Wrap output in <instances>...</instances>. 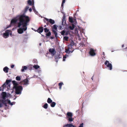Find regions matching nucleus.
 I'll use <instances>...</instances> for the list:
<instances>
[{
	"label": "nucleus",
	"mask_w": 127,
	"mask_h": 127,
	"mask_svg": "<svg viewBox=\"0 0 127 127\" xmlns=\"http://www.w3.org/2000/svg\"><path fill=\"white\" fill-rule=\"evenodd\" d=\"M46 26V25H44V27H45Z\"/></svg>",
	"instance_id": "obj_54"
},
{
	"label": "nucleus",
	"mask_w": 127,
	"mask_h": 127,
	"mask_svg": "<svg viewBox=\"0 0 127 127\" xmlns=\"http://www.w3.org/2000/svg\"><path fill=\"white\" fill-rule=\"evenodd\" d=\"M52 31L53 33L55 35V36L56 38L58 37L57 32L54 29L52 30Z\"/></svg>",
	"instance_id": "obj_20"
},
{
	"label": "nucleus",
	"mask_w": 127,
	"mask_h": 127,
	"mask_svg": "<svg viewBox=\"0 0 127 127\" xmlns=\"http://www.w3.org/2000/svg\"><path fill=\"white\" fill-rule=\"evenodd\" d=\"M124 44H123L122 45V48H123L124 47Z\"/></svg>",
	"instance_id": "obj_52"
},
{
	"label": "nucleus",
	"mask_w": 127,
	"mask_h": 127,
	"mask_svg": "<svg viewBox=\"0 0 127 127\" xmlns=\"http://www.w3.org/2000/svg\"><path fill=\"white\" fill-rule=\"evenodd\" d=\"M9 100H8L7 99L5 100H2V104L4 105L5 106H7V103H8V101Z\"/></svg>",
	"instance_id": "obj_15"
},
{
	"label": "nucleus",
	"mask_w": 127,
	"mask_h": 127,
	"mask_svg": "<svg viewBox=\"0 0 127 127\" xmlns=\"http://www.w3.org/2000/svg\"><path fill=\"white\" fill-rule=\"evenodd\" d=\"M2 100L0 99V108L1 107L3 106V104Z\"/></svg>",
	"instance_id": "obj_37"
},
{
	"label": "nucleus",
	"mask_w": 127,
	"mask_h": 127,
	"mask_svg": "<svg viewBox=\"0 0 127 127\" xmlns=\"http://www.w3.org/2000/svg\"><path fill=\"white\" fill-rule=\"evenodd\" d=\"M9 68L7 66H5L3 69V70L5 73H7L8 72Z\"/></svg>",
	"instance_id": "obj_18"
},
{
	"label": "nucleus",
	"mask_w": 127,
	"mask_h": 127,
	"mask_svg": "<svg viewBox=\"0 0 127 127\" xmlns=\"http://www.w3.org/2000/svg\"><path fill=\"white\" fill-rule=\"evenodd\" d=\"M93 76L92 78V80H93Z\"/></svg>",
	"instance_id": "obj_55"
},
{
	"label": "nucleus",
	"mask_w": 127,
	"mask_h": 127,
	"mask_svg": "<svg viewBox=\"0 0 127 127\" xmlns=\"http://www.w3.org/2000/svg\"><path fill=\"white\" fill-rule=\"evenodd\" d=\"M63 127H76L74 126L72 124H67L64 125Z\"/></svg>",
	"instance_id": "obj_16"
},
{
	"label": "nucleus",
	"mask_w": 127,
	"mask_h": 127,
	"mask_svg": "<svg viewBox=\"0 0 127 127\" xmlns=\"http://www.w3.org/2000/svg\"><path fill=\"white\" fill-rule=\"evenodd\" d=\"M105 65H106L107 67L109 69L111 70L112 69V64L109 63V62L106 60L104 63Z\"/></svg>",
	"instance_id": "obj_5"
},
{
	"label": "nucleus",
	"mask_w": 127,
	"mask_h": 127,
	"mask_svg": "<svg viewBox=\"0 0 127 127\" xmlns=\"http://www.w3.org/2000/svg\"><path fill=\"white\" fill-rule=\"evenodd\" d=\"M53 102L52 100L50 98H48L47 100V102L49 104Z\"/></svg>",
	"instance_id": "obj_22"
},
{
	"label": "nucleus",
	"mask_w": 127,
	"mask_h": 127,
	"mask_svg": "<svg viewBox=\"0 0 127 127\" xmlns=\"http://www.w3.org/2000/svg\"><path fill=\"white\" fill-rule=\"evenodd\" d=\"M61 34L62 35H64V34L65 33V32L64 30H63L61 32Z\"/></svg>",
	"instance_id": "obj_38"
},
{
	"label": "nucleus",
	"mask_w": 127,
	"mask_h": 127,
	"mask_svg": "<svg viewBox=\"0 0 127 127\" xmlns=\"http://www.w3.org/2000/svg\"><path fill=\"white\" fill-rule=\"evenodd\" d=\"M48 107V105L47 103H45L43 106V107L45 109H47Z\"/></svg>",
	"instance_id": "obj_24"
},
{
	"label": "nucleus",
	"mask_w": 127,
	"mask_h": 127,
	"mask_svg": "<svg viewBox=\"0 0 127 127\" xmlns=\"http://www.w3.org/2000/svg\"><path fill=\"white\" fill-rule=\"evenodd\" d=\"M75 43H74L73 41L72 40L70 42V45L71 46H71L74 45Z\"/></svg>",
	"instance_id": "obj_31"
},
{
	"label": "nucleus",
	"mask_w": 127,
	"mask_h": 127,
	"mask_svg": "<svg viewBox=\"0 0 127 127\" xmlns=\"http://www.w3.org/2000/svg\"><path fill=\"white\" fill-rule=\"evenodd\" d=\"M59 28H60V29H61L62 28V27L61 26H59Z\"/></svg>",
	"instance_id": "obj_50"
},
{
	"label": "nucleus",
	"mask_w": 127,
	"mask_h": 127,
	"mask_svg": "<svg viewBox=\"0 0 127 127\" xmlns=\"http://www.w3.org/2000/svg\"><path fill=\"white\" fill-rule=\"evenodd\" d=\"M83 123H81L79 126V127H83Z\"/></svg>",
	"instance_id": "obj_43"
},
{
	"label": "nucleus",
	"mask_w": 127,
	"mask_h": 127,
	"mask_svg": "<svg viewBox=\"0 0 127 127\" xmlns=\"http://www.w3.org/2000/svg\"><path fill=\"white\" fill-rule=\"evenodd\" d=\"M89 53L90 55L92 56H94L95 55V53L94 50L92 48L90 49Z\"/></svg>",
	"instance_id": "obj_8"
},
{
	"label": "nucleus",
	"mask_w": 127,
	"mask_h": 127,
	"mask_svg": "<svg viewBox=\"0 0 127 127\" xmlns=\"http://www.w3.org/2000/svg\"><path fill=\"white\" fill-rule=\"evenodd\" d=\"M63 84V82H60L59 83V88L60 89H61L62 87V85Z\"/></svg>",
	"instance_id": "obj_32"
},
{
	"label": "nucleus",
	"mask_w": 127,
	"mask_h": 127,
	"mask_svg": "<svg viewBox=\"0 0 127 127\" xmlns=\"http://www.w3.org/2000/svg\"><path fill=\"white\" fill-rule=\"evenodd\" d=\"M69 21L71 23H72L73 22L72 18H71L70 17L69 18Z\"/></svg>",
	"instance_id": "obj_26"
},
{
	"label": "nucleus",
	"mask_w": 127,
	"mask_h": 127,
	"mask_svg": "<svg viewBox=\"0 0 127 127\" xmlns=\"http://www.w3.org/2000/svg\"><path fill=\"white\" fill-rule=\"evenodd\" d=\"M65 14H64L63 15V19L62 20V25L63 26L65 25L66 24V21L65 20Z\"/></svg>",
	"instance_id": "obj_9"
},
{
	"label": "nucleus",
	"mask_w": 127,
	"mask_h": 127,
	"mask_svg": "<svg viewBox=\"0 0 127 127\" xmlns=\"http://www.w3.org/2000/svg\"><path fill=\"white\" fill-rule=\"evenodd\" d=\"M54 29L55 30H57V26L56 25H53V27L52 28V29Z\"/></svg>",
	"instance_id": "obj_35"
},
{
	"label": "nucleus",
	"mask_w": 127,
	"mask_h": 127,
	"mask_svg": "<svg viewBox=\"0 0 127 127\" xmlns=\"http://www.w3.org/2000/svg\"><path fill=\"white\" fill-rule=\"evenodd\" d=\"M51 33L50 31L48 32V33L46 34V35L47 36H49L51 35Z\"/></svg>",
	"instance_id": "obj_33"
},
{
	"label": "nucleus",
	"mask_w": 127,
	"mask_h": 127,
	"mask_svg": "<svg viewBox=\"0 0 127 127\" xmlns=\"http://www.w3.org/2000/svg\"><path fill=\"white\" fill-rule=\"evenodd\" d=\"M41 43H40V44H39L40 45H41Z\"/></svg>",
	"instance_id": "obj_57"
},
{
	"label": "nucleus",
	"mask_w": 127,
	"mask_h": 127,
	"mask_svg": "<svg viewBox=\"0 0 127 127\" xmlns=\"http://www.w3.org/2000/svg\"><path fill=\"white\" fill-rule=\"evenodd\" d=\"M49 51L53 55H54L56 53V51L54 49V48L50 49L49 50Z\"/></svg>",
	"instance_id": "obj_14"
},
{
	"label": "nucleus",
	"mask_w": 127,
	"mask_h": 127,
	"mask_svg": "<svg viewBox=\"0 0 127 127\" xmlns=\"http://www.w3.org/2000/svg\"><path fill=\"white\" fill-rule=\"evenodd\" d=\"M66 58V57L65 56L63 57V61H65V59Z\"/></svg>",
	"instance_id": "obj_42"
},
{
	"label": "nucleus",
	"mask_w": 127,
	"mask_h": 127,
	"mask_svg": "<svg viewBox=\"0 0 127 127\" xmlns=\"http://www.w3.org/2000/svg\"><path fill=\"white\" fill-rule=\"evenodd\" d=\"M62 56L60 54L58 55L55 56V61L56 62H58V59L62 58Z\"/></svg>",
	"instance_id": "obj_12"
},
{
	"label": "nucleus",
	"mask_w": 127,
	"mask_h": 127,
	"mask_svg": "<svg viewBox=\"0 0 127 127\" xmlns=\"http://www.w3.org/2000/svg\"><path fill=\"white\" fill-rule=\"evenodd\" d=\"M12 82L13 85V88L15 89L16 94H21L23 90L22 87L21 86H18V84L15 81H12Z\"/></svg>",
	"instance_id": "obj_3"
},
{
	"label": "nucleus",
	"mask_w": 127,
	"mask_h": 127,
	"mask_svg": "<svg viewBox=\"0 0 127 127\" xmlns=\"http://www.w3.org/2000/svg\"><path fill=\"white\" fill-rule=\"evenodd\" d=\"M50 38L51 39H53L54 38V37H53L51 36Z\"/></svg>",
	"instance_id": "obj_51"
},
{
	"label": "nucleus",
	"mask_w": 127,
	"mask_h": 127,
	"mask_svg": "<svg viewBox=\"0 0 127 127\" xmlns=\"http://www.w3.org/2000/svg\"><path fill=\"white\" fill-rule=\"evenodd\" d=\"M68 34V32H65V35H67Z\"/></svg>",
	"instance_id": "obj_46"
},
{
	"label": "nucleus",
	"mask_w": 127,
	"mask_h": 127,
	"mask_svg": "<svg viewBox=\"0 0 127 127\" xmlns=\"http://www.w3.org/2000/svg\"><path fill=\"white\" fill-rule=\"evenodd\" d=\"M44 32H49V29H47V28H45L44 29Z\"/></svg>",
	"instance_id": "obj_36"
},
{
	"label": "nucleus",
	"mask_w": 127,
	"mask_h": 127,
	"mask_svg": "<svg viewBox=\"0 0 127 127\" xmlns=\"http://www.w3.org/2000/svg\"><path fill=\"white\" fill-rule=\"evenodd\" d=\"M33 67L35 69H37L38 68H39V66L38 65H35L33 66Z\"/></svg>",
	"instance_id": "obj_34"
},
{
	"label": "nucleus",
	"mask_w": 127,
	"mask_h": 127,
	"mask_svg": "<svg viewBox=\"0 0 127 127\" xmlns=\"http://www.w3.org/2000/svg\"><path fill=\"white\" fill-rule=\"evenodd\" d=\"M10 31L9 30H6L5 33H3V36L5 38H6L9 36V33L10 32Z\"/></svg>",
	"instance_id": "obj_6"
},
{
	"label": "nucleus",
	"mask_w": 127,
	"mask_h": 127,
	"mask_svg": "<svg viewBox=\"0 0 127 127\" xmlns=\"http://www.w3.org/2000/svg\"><path fill=\"white\" fill-rule=\"evenodd\" d=\"M70 45H68V48L65 49L66 52L67 53H72L73 52L74 50H73L72 51L70 50Z\"/></svg>",
	"instance_id": "obj_13"
},
{
	"label": "nucleus",
	"mask_w": 127,
	"mask_h": 127,
	"mask_svg": "<svg viewBox=\"0 0 127 127\" xmlns=\"http://www.w3.org/2000/svg\"><path fill=\"white\" fill-rule=\"evenodd\" d=\"M75 25L74 24H72L71 26H69L68 27V28L71 30H73L74 28Z\"/></svg>",
	"instance_id": "obj_19"
},
{
	"label": "nucleus",
	"mask_w": 127,
	"mask_h": 127,
	"mask_svg": "<svg viewBox=\"0 0 127 127\" xmlns=\"http://www.w3.org/2000/svg\"><path fill=\"white\" fill-rule=\"evenodd\" d=\"M30 21V20L29 17H27L26 18V20L24 21L23 23L22 24V28L20 27L18 29L17 31L18 32L19 34H22L23 32L24 31H26L27 29V23Z\"/></svg>",
	"instance_id": "obj_2"
},
{
	"label": "nucleus",
	"mask_w": 127,
	"mask_h": 127,
	"mask_svg": "<svg viewBox=\"0 0 127 127\" xmlns=\"http://www.w3.org/2000/svg\"><path fill=\"white\" fill-rule=\"evenodd\" d=\"M14 66V65H12L11 66V67L12 68H13Z\"/></svg>",
	"instance_id": "obj_44"
},
{
	"label": "nucleus",
	"mask_w": 127,
	"mask_h": 127,
	"mask_svg": "<svg viewBox=\"0 0 127 127\" xmlns=\"http://www.w3.org/2000/svg\"><path fill=\"white\" fill-rule=\"evenodd\" d=\"M63 4H64L63 3H62V4H61V6H63Z\"/></svg>",
	"instance_id": "obj_53"
},
{
	"label": "nucleus",
	"mask_w": 127,
	"mask_h": 127,
	"mask_svg": "<svg viewBox=\"0 0 127 127\" xmlns=\"http://www.w3.org/2000/svg\"><path fill=\"white\" fill-rule=\"evenodd\" d=\"M1 96L2 99L4 100H5L7 94L5 92H3L1 94Z\"/></svg>",
	"instance_id": "obj_11"
},
{
	"label": "nucleus",
	"mask_w": 127,
	"mask_h": 127,
	"mask_svg": "<svg viewBox=\"0 0 127 127\" xmlns=\"http://www.w3.org/2000/svg\"><path fill=\"white\" fill-rule=\"evenodd\" d=\"M126 49L127 50V47H126V48H124L123 49V50H126Z\"/></svg>",
	"instance_id": "obj_48"
},
{
	"label": "nucleus",
	"mask_w": 127,
	"mask_h": 127,
	"mask_svg": "<svg viewBox=\"0 0 127 127\" xmlns=\"http://www.w3.org/2000/svg\"><path fill=\"white\" fill-rule=\"evenodd\" d=\"M28 3L30 5H32V2L31 0H28Z\"/></svg>",
	"instance_id": "obj_39"
},
{
	"label": "nucleus",
	"mask_w": 127,
	"mask_h": 127,
	"mask_svg": "<svg viewBox=\"0 0 127 127\" xmlns=\"http://www.w3.org/2000/svg\"><path fill=\"white\" fill-rule=\"evenodd\" d=\"M11 81V79H9L8 80L7 79L6 80V81L5 82V83H6V85H8L9 83Z\"/></svg>",
	"instance_id": "obj_25"
},
{
	"label": "nucleus",
	"mask_w": 127,
	"mask_h": 127,
	"mask_svg": "<svg viewBox=\"0 0 127 127\" xmlns=\"http://www.w3.org/2000/svg\"><path fill=\"white\" fill-rule=\"evenodd\" d=\"M45 19L48 22H49L51 25H53L55 24V22L54 20L52 19H48L46 18H45Z\"/></svg>",
	"instance_id": "obj_7"
},
{
	"label": "nucleus",
	"mask_w": 127,
	"mask_h": 127,
	"mask_svg": "<svg viewBox=\"0 0 127 127\" xmlns=\"http://www.w3.org/2000/svg\"><path fill=\"white\" fill-rule=\"evenodd\" d=\"M29 10L31 12L32 11V9L31 8H30L29 9Z\"/></svg>",
	"instance_id": "obj_47"
},
{
	"label": "nucleus",
	"mask_w": 127,
	"mask_h": 127,
	"mask_svg": "<svg viewBox=\"0 0 127 127\" xmlns=\"http://www.w3.org/2000/svg\"><path fill=\"white\" fill-rule=\"evenodd\" d=\"M27 68V67L26 66H24L22 67V69H21V71L23 72L24 70H26Z\"/></svg>",
	"instance_id": "obj_23"
},
{
	"label": "nucleus",
	"mask_w": 127,
	"mask_h": 127,
	"mask_svg": "<svg viewBox=\"0 0 127 127\" xmlns=\"http://www.w3.org/2000/svg\"><path fill=\"white\" fill-rule=\"evenodd\" d=\"M65 0H63L62 3L64 4V3H65Z\"/></svg>",
	"instance_id": "obj_45"
},
{
	"label": "nucleus",
	"mask_w": 127,
	"mask_h": 127,
	"mask_svg": "<svg viewBox=\"0 0 127 127\" xmlns=\"http://www.w3.org/2000/svg\"><path fill=\"white\" fill-rule=\"evenodd\" d=\"M23 81L24 83V85H26L29 84V80L27 79H24L23 80Z\"/></svg>",
	"instance_id": "obj_17"
},
{
	"label": "nucleus",
	"mask_w": 127,
	"mask_h": 127,
	"mask_svg": "<svg viewBox=\"0 0 127 127\" xmlns=\"http://www.w3.org/2000/svg\"><path fill=\"white\" fill-rule=\"evenodd\" d=\"M43 31V28L42 27H39L38 29L36 31H37V32L39 33H41Z\"/></svg>",
	"instance_id": "obj_10"
},
{
	"label": "nucleus",
	"mask_w": 127,
	"mask_h": 127,
	"mask_svg": "<svg viewBox=\"0 0 127 127\" xmlns=\"http://www.w3.org/2000/svg\"><path fill=\"white\" fill-rule=\"evenodd\" d=\"M1 90V88L0 87V91Z\"/></svg>",
	"instance_id": "obj_56"
},
{
	"label": "nucleus",
	"mask_w": 127,
	"mask_h": 127,
	"mask_svg": "<svg viewBox=\"0 0 127 127\" xmlns=\"http://www.w3.org/2000/svg\"><path fill=\"white\" fill-rule=\"evenodd\" d=\"M56 104V103L54 102H53L50 104V106L51 107H54Z\"/></svg>",
	"instance_id": "obj_21"
},
{
	"label": "nucleus",
	"mask_w": 127,
	"mask_h": 127,
	"mask_svg": "<svg viewBox=\"0 0 127 127\" xmlns=\"http://www.w3.org/2000/svg\"><path fill=\"white\" fill-rule=\"evenodd\" d=\"M32 8L34 12H35L36 14H37L38 13V12H37L35 9V7L34 6H32Z\"/></svg>",
	"instance_id": "obj_27"
},
{
	"label": "nucleus",
	"mask_w": 127,
	"mask_h": 127,
	"mask_svg": "<svg viewBox=\"0 0 127 127\" xmlns=\"http://www.w3.org/2000/svg\"><path fill=\"white\" fill-rule=\"evenodd\" d=\"M16 79L17 80L20 81L21 80V78L19 76H17L16 78Z\"/></svg>",
	"instance_id": "obj_28"
},
{
	"label": "nucleus",
	"mask_w": 127,
	"mask_h": 127,
	"mask_svg": "<svg viewBox=\"0 0 127 127\" xmlns=\"http://www.w3.org/2000/svg\"><path fill=\"white\" fill-rule=\"evenodd\" d=\"M6 85V83H4L2 85V87L3 88H4L5 87H6V85Z\"/></svg>",
	"instance_id": "obj_41"
},
{
	"label": "nucleus",
	"mask_w": 127,
	"mask_h": 127,
	"mask_svg": "<svg viewBox=\"0 0 127 127\" xmlns=\"http://www.w3.org/2000/svg\"><path fill=\"white\" fill-rule=\"evenodd\" d=\"M73 116L72 113L70 112H68L66 115V117L67 120L70 122L72 121L74 119L72 118Z\"/></svg>",
	"instance_id": "obj_4"
},
{
	"label": "nucleus",
	"mask_w": 127,
	"mask_h": 127,
	"mask_svg": "<svg viewBox=\"0 0 127 127\" xmlns=\"http://www.w3.org/2000/svg\"><path fill=\"white\" fill-rule=\"evenodd\" d=\"M49 23L47 22V23H46V24L47 25H49Z\"/></svg>",
	"instance_id": "obj_49"
},
{
	"label": "nucleus",
	"mask_w": 127,
	"mask_h": 127,
	"mask_svg": "<svg viewBox=\"0 0 127 127\" xmlns=\"http://www.w3.org/2000/svg\"><path fill=\"white\" fill-rule=\"evenodd\" d=\"M27 17H29L26 16L24 14L18 15L11 20L10 25H14L16 24L17 22L18 21L19 22L17 24L18 27L19 28L24 23V21L26 20Z\"/></svg>",
	"instance_id": "obj_1"
},
{
	"label": "nucleus",
	"mask_w": 127,
	"mask_h": 127,
	"mask_svg": "<svg viewBox=\"0 0 127 127\" xmlns=\"http://www.w3.org/2000/svg\"><path fill=\"white\" fill-rule=\"evenodd\" d=\"M68 37L67 36H65L64 37L63 39L65 41H67L68 40Z\"/></svg>",
	"instance_id": "obj_30"
},
{
	"label": "nucleus",
	"mask_w": 127,
	"mask_h": 127,
	"mask_svg": "<svg viewBox=\"0 0 127 127\" xmlns=\"http://www.w3.org/2000/svg\"><path fill=\"white\" fill-rule=\"evenodd\" d=\"M29 6H26L25 10V12H26L27 11L28 9L29 8Z\"/></svg>",
	"instance_id": "obj_40"
},
{
	"label": "nucleus",
	"mask_w": 127,
	"mask_h": 127,
	"mask_svg": "<svg viewBox=\"0 0 127 127\" xmlns=\"http://www.w3.org/2000/svg\"><path fill=\"white\" fill-rule=\"evenodd\" d=\"M15 103L14 102H13L12 103H11L10 102V100H8V103L9 104V105H13V104H14L13 103Z\"/></svg>",
	"instance_id": "obj_29"
}]
</instances>
